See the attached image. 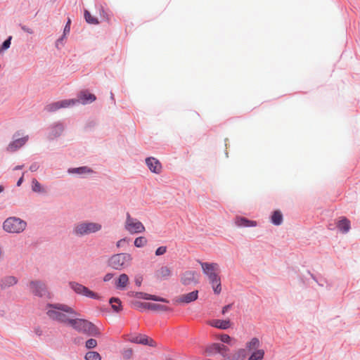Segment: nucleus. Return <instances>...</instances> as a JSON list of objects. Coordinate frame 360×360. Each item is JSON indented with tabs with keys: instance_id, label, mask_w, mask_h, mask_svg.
<instances>
[{
	"instance_id": "a878e982",
	"label": "nucleus",
	"mask_w": 360,
	"mask_h": 360,
	"mask_svg": "<svg viewBox=\"0 0 360 360\" xmlns=\"http://www.w3.org/2000/svg\"><path fill=\"white\" fill-rule=\"evenodd\" d=\"M110 303L113 310L116 312H119L122 310V304L120 299L116 297H112L110 300Z\"/></svg>"
},
{
	"instance_id": "4468645a",
	"label": "nucleus",
	"mask_w": 360,
	"mask_h": 360,
	"mask_svg": "<svg viewBox=\"0 0 360 360\" xmlns=\"http://www.w3.org/2000/svg\"><path fill=\"white\" fill-rule=\"evenodd\" d=\"M146 163L152 172L155 174L161 172L162 165L157 159L154 158H148L146 159Z\"/></svg>"
},
{
	"instance_id": "79ce46f5",
	"label": "nucleus",
	"mask_w": 360,
	"mask_h": 360,
	"mask_svg": "<svg viewBox=\"0 0 360 360\" xmlns=\"http://www.w3.org/2000/svg\"><path fill=\"white\" fill-rule=\"evenodd\" d=\"M219 339L224 343H229L231 338L229 335L223 334L220 335Z\"/></svg>"
},
{
	"instance_id": "ea45409f",
	"label": "nucleus",
	"mask_w": 360,
	"mask_h": 360,
	"mask_svg": "<svg viewBox=\"0 0 360 360\" xmlns=\"http://www.w3.org/2000/svg\"><path fill=\"white\" fill-rule=\"evenodd\" d=\"M97 345V342L95 339H89L86 342V347L87 348H94Z\"/></svg>"
},
{
	"instance_id": "f03ea898",
	"label": "nucleus",
	"mask_w": 360,
	"mask_h": 360,
	"mask_svg": "<svg viewBox=\"0 0 360 360\" xmlns=\"http://www.w3.org/2000/svg\"><path fill=\"white\" fill-rule=\"evenodd\" d=\"M96 100L95 95L86 91H81L78 95L77 99H68V100H63L57 102H54L49 105L46 108L49 112L56 111L62 108H68L70 106H72L78 103H82V104H86L89 103H92Z\"/></svg>"
},
{
	"instance_id": "dca6fc26",
	"label": "nucleus",
	"mask_w": 360,
	"mask_h": 360,
	"mask_svg": "<svg viewBox=\"0 0 360 360\" xmlns=\"http://www.w3.org/2000/svg\"><path fill=\"white\" fill-rule=\"evenodd\" d=\"M208 324L212 327L226 330L231 327V323L229 320L213 319L208 321Z\"/></svg>"
},
{
	"instance_id": "c03bdc74",
	"label": "nucleus",
	"mask_w": 360,
	"mask_h": 360,
	"mask_svg": "<svg viewBox=\"0 0 360 360\" xmlns=\"http://www.w3.org/2000/svg\"><path fill=\"white\" fill-rule=\"evenodd\" d=\"M231 307H232V304H231L224 306L222 308L221 314L223 315H224Z\"/></svg>"
},
{
	"instance_id": "7c9ffc66",
	"label": "nucleus",
	"mask_w": 360,
	"mask_h": 360,
	"mask_svg": "<svg viewBox=\"0 0 360 360\" xmlns=\"http://www.w3.org/2000/svg\"><path fill=\"white\" fill-rule=\"evenodd\" d=\"M70 23H71V20L70 18H68V22L64 27V30H63V36L58 39L57 42H56V45L58 46L60 42L62 41V40L63 39V38L70 33Z\"/></svg>"
},
{
	"instance_id": "6ab92c4d",
	"label": "nucleus",
	"mask_w": 360,
	"mask_h": 360,
	"mask_svg": "<svg viewBox=\"0 0 360 360\" xmlns=\"http://www.w3.org/2000/svg\"><path fill=\"white\" fill-rule=\"evenodd\" d=\"M198 291L194 290L189 293L181 295L179 298L178 301L179 302H183V303H190L193 301L196 300L198 299Z\"/></svg>"
},
{
	"instance_id": "37998d69",
	"label": "nucleus",
	"mask_w": 360,
	"mask_h": 360,
	"mask_svg": "<svg viewBox=\"0 0 360 360\" xmlns=\"http://www.w3.org/2000/svg\"><path fill=\"white\" fill-rule=\"evenodd\" d=\"M21 29H22L24 32H27V33H29V34H33V32H33V30H32V28H30V27H27V26H25V25H22V26H21Z\"/></svg>"
},
{
	"instance_id": "2f4dec72",
	"label": "nucleus",
	"mask_w": 360,
	"mask_h": 360,
	"mask_svg": "<svg viewBox=\"0 0 360 360\" xmlns=\"http://www.w3.org/2000/svg\"><path fill=\"white\" fill-rule=\"evenodd\" d=\"M148 243L147 239L143 236L138 237L134 240V245L137 248H142Z\"/></svg>"
},
{
	"instance_id": "5701e85b",
	"label": "nucleus",
	"mask_w": 360,
	"mask_h": 360,
	"mask_svg": "<svg viewBox=\"0 0 360 360\" xmlns=\"http://www.w3.org/2000/svg\"><path fill=\"white\" fill-rule=\"evenodd\" d=\"M271 220L276 226L281 224L283 221L282 213L278 210L274 211L271 215Z\"/></svg>"
},
{
	"instance_id": "603ef678",
	"label": "nucleus",
	"mask_w": 360,
	"mask_h": 360,
	"mask_svg": "<svg viewBox=\"0 0 360 360\" xmlns=\"http://www.w3.org/2000/svg\"><path fill=\"white\" fill-rule=\"evenodd\" d=\"M23 167V165H20V166H17L15 167V169H20Z\"/></svg>"
},
{
	"instance_id": "a18cd8bd",
	"label": "nucleus",
	"mask_w": 360,
	"mask_h": 360,
	"mask_svg": "<svg viewBox=\"0 0 360 360\" xmlns=\"http://www.w3.org/2000/svg\"><path fill=\"white\" fill-rule=\"evenodd\" d=\"M38 168H39L38 164L37 163H33L30 167V170L32 171V172H35V171H37L38 169Z\"/></svg>"
},
{
	"instance_id": "58836bf2",
	"label": "nucleus",
	"mask_w": 360,
	"mask_h": 360,
	"mask_svg": "<svg viewBox=\"0 0 360 360\" xmlns=\"http://www.w3.org/2000/svg\"><path fill=\"white\" fill-rule=\"evenodd\" d=\"M100 15H101L102 20H105L108 22H109L110 18V15L108 12L104 11V9L102 7L100 9Z\"/></svg>"
},
{
	"instance_id": "c9c22d12",
	"label": "nucleus",
	"mask_w": 360,
	"mask_h": 360,
	"mask_svg": "<svg viewBox=\"0 0 360 360\" xmlns=\"http://www.w3.org/2000/svg\"><path fill=\"white\" fill-rule=\"evenodd\" d=\"M133 356V350L131 348H127L123 350L122 356L125 360H130Z\"/></svg>"
},
{
	"instance_id": "cd10ccee",
	"label": "nucleus",
	"mask_w": 360,
	"mask_h": 360,
	"mask_svg": "<svg viewBox=\"0 0 360 360\" xmlns=\"http://www.w3.org/2000/svg\"><path fill=\"white\" fill-rule=\"evenodd\" d=\"M264 350L257 349L252 354L248 360H262L264 358Z\"/></svg>"
},
{
	"instance_id": "a211bd4d",
	"label": "nucleus",
	"mask_w": 360,
	"mask_h": 360,
	"mask_svg": "<svg viewBox=\"0 0 360 360\" xmlns=\"http://www.w3.org/2000/svg\"><path fill=\"white\" fill-rule=\"evenodd\" d=\"M235 224L238 227L255 226L257 225L255 221L249 220L243 217H237L235 219Z\"/></svg>"
},
{
	"instance_id": "3c124183",
	"label": "nucleus",
	"mask_w": 360,
	"mask_h": 360,
	"mask_svg": "<svg viewBox=\"0 0 360 360\" xmlns=\"http://www.w3.org/2000/svg\"><path fill=\"white\" fill-rule=\"evenodd\" d=\"M23 181V175L19 179V180L17 182V186H20Z\"/></svg>"
},
{
	"instance_id": "864d4df0",
	"label": "nucleus",
	"mask_w": 360,
	"mask_h": 360,
	"mask_svg": "<svg viewBox=\"0 0 360 360\" xmlns=\"http://www.w3.org/2000/svg\"><path fill=\"white\" fill-rule=\"evenodd\" d=\"M4 187L2 186H0V193L4 191Z\"/></svg>"
},
{
	"instance_id": "20e7f679",
	"label": "nucleus",
	"mask_w": 360,
	"mask_h": 360,
	"mask_svg": "<svg viewBox=\"0 0 360 360\" xmlns=\"http://www.w3.org/2000/svg\"><path fill=\"white\" fill-rule=\"evenodd\" d=\"M27 223L25 221L15 217L7 218L3 224L4 230L12 233H21L25 229Z\"/></svg>"
},
{
	"instance_id": "7ed1b4c3",
	"label": "nucleus",
	"mask_w": 360,
	"mask_h": 360,
	"mask_svg": "<svg viewBox=\"0 0 360 360\" xmlns=\"http://www.w3.org/2000/svg\"><path fill=\"white\" fill-rule=\"evenodd\" d=\"M76 315H73L70 321L69 326H72L78 332L86 333L90 335H98L99 330L92 323L82 319L75 318Z\"/></svg>"
},
{
	"instance_id": "2eb2a0df",
	"label": "nucleus",
	"mask_w": 360,
	"mask_h": 360,
	"mask_svg": "<svg viewBox=\"0 0 360 360\" xmlns=\"http://www.w3.org/2000/svg\"><path fill=\"white\" fill-rule=\"evenodd\" d=\"M172 276V270L167 266H162L156 270L155 276L158 280H166Z\"/></svg>"
},
{
	"instance_id": "9d476101",
	"label": "nucleus",
	"mask_w": 360,
	"mask_h": 360,
	"mask_svg": "<svg viewBox=\"0 0 360 360\" xmlns=\"http://www.w3.org/2000/svg\"><path fill=\"white\" fill-rule=\"evenodd\" d=\"M30 290L34 295L42 297L48 294L46 285L40 281H32L29 283Z\"/></svg>"
},
{
	"instance_id": "bb28decb",
	"label": "nucleus",
	"mask_w": 360,
	"mask_h": 360,
	"mask_svg": "<svg viewBox=\"0 0 360 360\" xmlns=\"http://www.w3.org/2000/svg\"><path fill=\"white\" fill-rule=\"evenodd\" d=\"M84 15L85 20L89 24L98 25L99 23L98 18L92 16L91 14L88 11L86 10L84 11Z\"/></svg>"
},
{
	"instance_id": "9b49d317",
	"label": "nucleus",
	"mask_w": 360,
	"mask_h": 360,
	"mask_svg": "<svg viewBox=\"0 0 360 360\" xmlns=\"http://www.w3.org/2000/svg\"><path fill=\"white\" fill-rule=\"evenodd\" d=\"M229 352V348L224 345L220 343H212L207 345L205 348V352L209 356L220 354L221 356H225Z\"/></svg>"
},
{
	"instance_id": "f704fd0d",
	"label": "nucleus",
	"mask_w": 360,
	"mask_h": 360,
	"mask_svg": "<svg viewBox=\"0 0 360 360\" xmlns=\"http://www.w3.org/2000/svg\"><path fill=\"white\" fill-rule=\"evenodd\" d=\"M143 298H144L146 300H154V301L167 302V301L164 298L159 297L155 295H148V294H145L144 296L143 297Z\"/></svg>"
},
{
	"instance_id": "f8f14e48",
	"label": "nucleus",
	"mask_w": 360,
	"mask_h": 360,
	"mask_svg": "<svg viewBox=\"0 0 360 360\" xmlns=\"http://www.w3.org/2000/svg\"><path fill=\"white\" fill-rule=\"evenodd\" d=\"M128 340L133 343L141 344V345H148L151 347L156 346L155 342L153 339L148 338V336H146L145 335H141V334L131 335L129 337Z\"/></svg>"
},
{
	"instance_id": "4be33fe9",
	"label": "nucleus",
	"mask_w": 360,
	"mask_h": 360,
	"mask_svg": "<svg viewBox=\"0 0 360 360\" xmlns=\"http://www.w3.org/2000/svg\"><path fill=\"white\" fill-rule=\"evenodd\" d=\"M129 283V277L126 274H122L115 281V286L117 289H124Z\"/></svg>"
},
{
	"instance_id": "ddd939ff",
	"label": "nucleus",
	"mask_w": 360,
	"mask_h": 360,
	"mask_svg": "<svg viewBox=\"0 0 360 360\" xmlns=\"http://www.w3.org/2000/svg\"><path fill=\"white\" fill-rule=\"evenodd\" d=\"M181 282L184 285L196 283L198 282L197 274L193 271H188L183 274Z\"/></svg>"
},
{
	"instance_id": "c756f323",
	"label": "nucleus",
	"mask_w": 360,
	"mask_h": 360,
	"mask_svg": "<svg viewBox=\"0 0 360 360\" xmlns=\"http://www.w3.org/2000/svg\"><path fill=\"white\" fill-rule=\"evenodd\" d=\"M86 360H101L100 354L96 352H89L85 355Z\"/></svg>"
},
{
	"instance_id": "412c9836",
	"label": "nucleus",
	"mask_w": 360,
	"mask_h": 360,
	"mask_svg": "<svg viewBox=\"0 0 360 360\" xmlns=\"http://www.w3.org/2000/svg\"><path fill=\"white\" fill-rule=\"evenodd\" d=\"M337 227L342 233H347L350 229V221L346 217H342L338 221Z\"/></svg>"
},
{
	"instance_id": "aec40b11",
	"label": "nucleus",
	"mask_w": 360,
	"mask_h": 360,
	"mask_svg": "<svg viewBox=\"0 0 360 360\" xmlns=\"http://www.w3.org/2000/svg\"><path fill=\"white\" fill-rule=\"evenodd\" d=\"M18 282V279L12 276H8L3 278L0 281V286L2 289H5L9 288L12 285H14Z\"/></svg>"
},
{
	"instance_id": "de8ad7c7",
	"label": "nucleus",
	"mask_w": 360,
	"mask_h": 360,
	"mask_svg": "<svg viewBox=\"0 0 360 360\" xmlns=\"http://www.w3.org/2000/svg\"><path fill=\"white\" fill-rule=\"evenodd\" d=\"M136 285L138 286H140L142 282V278L141 277H136L134 280Z\"/></svg>"
},
{
	"instance_id": "423d86ee",
	"label": "nucleus",
	"mask_w": 360,
	"mask_h": 360,
	"mask_svg": "<svg viewBox=\"0 0 360 360\" xmlns=\"http://www.w3.org/2000/svg\"><path fill=\"white\" fill-rule=\"evenodd\" d=\"M132 257L128 253H120L112 255L109 261V266L115 269H121L128 266Z\"/></svg>"
},
{
	"instance_id": "b1692460",
	"label": "nucleus",
	"mask_w": 360,
	"mask_h": 360,
	"mask_svg": "<svg viewBox=\"0 0 360 360\" xmlns=\"http://www.w3.org/2000/svg\"><path fill=\"white\" fill-rule=\"evenodd\" d=\"M245 352L244 350H239L236 353L233 354L231 356H224V360H244L245 359Z\"/></svg>"
},
{
	"instance_id": "f3484780",
	"label": "nucleus",
	"mask_w": 360,
	"mask_h": 360,
	"mask_svg": "<svg viewBox=\"0 0 360 360\" xmlns=\"http://www.w3.org/2000/svg\"><path fill=\"white\" fill-rule=\"evenodd\" d=\"M27 140L28 136L17 139L8 145L7 150L10 152H14L25 144Z\"/></svg>"
},
{
	"instance_id": "393cba45",
	"label": "nucleus",
	"mask_w": 360,
	"mask_h": 360,
	"mask_svg": "<svg viewBox=\"0 0 360 360\" xmlns=\"http://www.w3.org/2000/svg\"><path fill=\"white\" fill-rule=\"evenodd\" d=\"M70 173H75L78 174L92 173L93 170L87 167H81L69 169Z\"/></svg>"
},
{
	"instance_id": "f257e3e1",
	"label": "nucleus",
	"mask_w": 360,
	"mask_h": 360,
	"mask_svg": "<svg viewBox=\"0 0 360 360\" xmlns=\"http://www.w3.org/2000/svg\"><path fill=\"white\" fill-rule=\"evenodd\" d=\"M46 314L54 321L69 325L73 315H77L74 309L63 304H48Z\"/></svg>"
},
{
	"instance_id": "e433bc0d",
	"label": "nucleus",
	"mask_w": 360,
	"mask_h": 360,
	"mask_svg": "<svg viewBox=\"0 0 360 360\" xmlns=\"http://www.w3.org/2000/svg\"><path fill=\"white\" fill-rule=\"evenodd\" d=\"M12 39V37L10 36L6 41H4L2 45L0 47V52H3L8 49L11 46V41Z\"/></svg>"
},
{
	"instance_id": "49530a36",
	"label": "nucleus",
	"mask_w": 360,
	"mask_h": 360,
	"mask_svg": "<svg viewBox=\"0 0 360 360\" xmlns=\"http://www.w3.org/2000/svg\"><path fill=\"white\" fill-rule=\"evenodd\" d=\"M113 277V274H107L105 276H104V281H109L110 280H111Z\"/></svg>"
},
{
	"instance_id": "c85d7f7f",
	"label": "nucleus",
	"mask_w": 360,
	"mask_h": 360,
	"mask_svg": "<svg viewBox=\"0 0 360 360\" xmlns=\"http://www.w3.org/2000/svg\"><path fill=\"white\" fill-rule=\"evenodd\" d=\"M32 191L37 193H44L45 192L44 189L42 188L40 183L35 179H34L32 181Z\"/></svg>"
},
{
	"instance_id": "473e14b6",
	"label": "nucleus",
	"mask_w": 360,
	"mask_h": 360,
	"mask_svg": "<svg viewBox=\"0 0 360 360\" xmlns=\"http://www.w3.org/2000/svg\"><path fill=\"white\" fill-rule=\"evenodd\" d=\"M210 283L212 285L214 292L217 295H219L221 291V278H219L217 283L210 281Z\"/></svg>"
},
{
	"instance_id": "a19ab883",
	"label": "nucleus",
	"mask_w": 360,
	"mask_h": 360,
	"mask_svg": "<svg viewBox=\"0 0 360 360\" xmlns=\"http://www.w3.org/2000/svg\"><path fill=\"white\" fill-rule=\"evenodd\" d=\"M166 251H167V248L165 246H160L156 250L155 255L157 256H160V255H164L166 252Z\"/></svg>"
},
{
	"instance_id": "4c0bfd02",
	"label": "nucleus",
	"mask_w": 360,
	"mask_h": 360,
	"mask_svg": "<svg viewBox=\"0 0 360 360\" xmlns=\"http://www.w3.org/2000/svg\"><path fill=\"white\" fill-rule=\"evenodd\" d=\"M145 306L147 307L148 309H153V310H158V309H164L165 308V306H162L157 304H151V303H146Z\"/></svg>"
},
{
	"instance_id": "1a4fd4ad",
	"label": "nucleus",
	"mask_w": 360,
	"mask_h": 360,
	"mask_svg": "<svg viewBox=\"0 0 360 360\" xmlns=\"http://www.w3.org/2000/svg\"><path fill=\"white\" fill-rule=\"evenodd\" d=\"M70 286L77 294L95 300H98L100 298V296L97 293L93 292L80 283L76 282H70Z\"/></svg>"
},
{
	"instance_id": "6e6552de",
	"label": "nucleus",
	"mask_w": 360,
	"mask_h": 360,
	"mask_svg": "<svg viewBox=\"0 0 360 360\" xmlns=\"http://www.w3.org/2000/svg\"><path fill=\"white\" fill-rule=\"evenodd\" d=\"M124 228L131 234L141 233L146 230L143 224L137 219L131 217L129 213L127 214Z\"/></svg>"
},
{
	"instance_id": "8fccbe9b",
	"label": "nucleus",
	"mask_w": 360,
	"mask_h": 360,
	"mask_svg": "<svg viewBox=\"0 0 360 360\" xmlns=\"http://www.w3.org/2000/svg\"><path fill=\"white\" fill-rule=\"evenodd\" d=\"M125 241H126L125 238L120 239V240H118L117 242V247L120 248V246L122 245V243H124Z\"/></svg>"
},
{
	"instance_id": "09e8293b",
	"label": "nucleus",
	"mask_w": 360,
	"mask_h": 360,
	"mask_svg": "<svg viewBox=\"0 0 360 360\" xmlns=\"http://www.w3.org/2000/svg\"><path fill=\"white\" fill-rule=\"evenodd\" d=\"M55 130L56 131V132L58 133H60L62 131H63V127L60 124L58 125H56L55 127Z\"/></svg>"
},
{
	"instance_id": "72a5a7b5",
	"label": "nucleus",
	"mask_w": 360,
	"mask_h": 360,
	"mask_svg": "<svg viewBox=\"0 0 360 360\" xmlns=\"http://www.w3.org/2000/svg\"><path fill=\"white\" fill-rule=\"evenodd\" d=\"M259 347V340L254 338L247 343V347L249 349H256Z\"/></svg>"
},
{
	"instance_id": "0eeeda50",
	"label": "nucleus",
	"mask_w": 360,
	"mask_h": 360,
	"mask_svg": "<svg viewBox=\"0 0 360 360\" xmlns=\"http://www.w3.org/2000/svg\"><path fill=\"white\" fill-rule=\"evenodd\" d=\"M202 272L208 278L209 281L217 283L219 281V266L217 263L200 262Z\"/></svg>"
},
{
	"instance_id": "39448f33",
	"label": "nucleus",
	"mask_w": 360,
	"mask_h": 360,
	"mask_svg": "<svg viewBox=\"0 0 360 360\" xmlns=\"http://www.w3.org/2000/svg\"><path fill=\"white\" fill-rule=\"evenodd\" d=\"M101 224L95 222H81L75 225L73 233L78 236L89 235L99 231Z\"/></svg>"
}]
</instances>
